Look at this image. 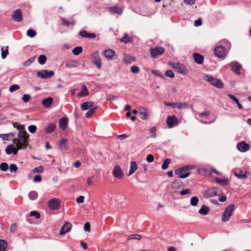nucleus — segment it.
I'll list each match as a JSON object with an SVG mask.
<instances>
[{"label":"nucleus","mask_w":251,"mask_h":251,"mask_svg":"<svg viewBox=\"0 0 251 251\" xmlns=\"http://www.w3.org/2000/svg\"><path fill=\"white\" fill-rule=\"evenodd\" d=\"M68 118L67 117L61 118L59 121L60 128L63 130L66 129L68 124Z\"/></svg>","instance_id":"nucleus-20"},{"label":"nucleus","mask_w":251,"mask_h":251,"mask_svg":"<svg viewBox=\"0 0 251 251\" xmlns=\"http://www.w3.org/2000/svg\"><path fill=\"white\" fill-rule=\"evenodd\" d=\"M234 208V205L230 204L226 208L222 217V221L223 222H226L229 220Z\"/></svg>","instance_id":"nucleus-4"},{"label":"nucleus","mask_w":251,"mask_h":251,"mask_svg":"<svg viewBox=\"0 0 251 251\" xmlns=\"http://www.w3.org/2000/svg\"><path fill=\"white\" fill-rule=\"evenodd\" d=\"M92 57L94 64L97 66L98 69H100L101 67V60L99 51H96L94 52Z\"/></svg>","instance_id":"nucleus-11"},{"label":"nucleus","mask_w":251,"mask_h":251,"mask_svg":"<svg viewBox=\"0 0 251 251\" xmlns=\"http://www.w3.org/2000/svg\"><path fill=\"white\" fill-rule=\"evenodd\" d=\"M13 126L19 130V132L25 130V126L23 125H20L18 123H13Z\"/></svg>","instance_id":"nucleus-51"},{"label":"nucleus","mask_w":251,"mask_h":251,"mask_svg":"<svg viewBox=\"0 0 251 251\" xmlns=\"http://www.w3.org/2000/svg\"><path fill=\"white\" fill-rule=\"evenodd\" d=\"M193 56L196 63L200 65L203 64L204 60V57L203 55L198 53H194Z\"/></svg>","instance_id":"nucleus-18"},{"label":"nucleus","mask_w":251,"mask_h":251,"mask_svg":"<svg viewBox=\"0 0 251 251\" xmlns=\"http://www.w3.org/2000/svg\"><path fill=\"white\" fill-rule=\"evenodd\" d=\"M215 180L217 183L222 185H226L229 182V180L227 178L222 179L220 177H216L215 178Z\"/></svg>","instance_id":"nucleus-31"},{"label":"nucleus","mask_w":251,"mask_h":251,"mask_svg":"<svg viewBox=\"0 0 251 251\" xmlns=\"http://www.w3.org/2000/svg\"><path fill=\"white\" fill-rule=\"evenodd\" d=\"M52 101L53 99L51 97H48L43 100L42 103L45 107L49 108L52 104Z\"/></svg>","instance_id":"nucleus-29"},{"label":"nucleus","mask_w":251,"mask_h":251,"mask_svg":"<svg viewBox=\"0 0 251 251\" xmlns=\"http://www.w3.org/2000/svg\"><path fill=\"white\" fill-rule=\"evenodd\" d=\"M109 11L121 15L123 12V9L118 6H111L109 8Z\"/></svg>","instance_id":"nucleus-21"},{"label":"nucleus","mask_w":251,"mask_h":251,"mask_svg":"<svg viewBox=\"0 0 251 251\" xmlns=\"http://www.w3.org/2000/svg\"><path fill=\"white\" fill-rule=\"evenodd\" d=\"M35 57L36 56L31 57L27 60L25 61L23 64V66L25 67L29 66L32 62L34 61Z\"/></svg>","instance_id":"nucleus-48"},{"label":"nucleus","mask_w":251,"mask_h":251,"mask_svg":"<svg viewBox=\"0 0 251 251\" xmlns=\"http://www.w3.org/2000/svg\"><path fill=\"white\" fill-rule=\"evenodd\" d=\"M151 73L152 74H153L154 75H155L161 78H163L164 77V75L162 74H161L160 72H159L157 71L152 70Z\"/></svg>","instance_id":"nucleus-61"},{"label":"nucleus","mask_w":251,"mask_h":251,"mask_svg":"<svg viewBox=\"0 0 251 251\" xmlns=\"http://www.w3.org/2000/svg\"><path fill=\"white\" fill-rule=\"evenodd\" d=\"M28 130L31 133H34L37 130V127L35 125H30L28 126Z\"/></svg>","instance_id":"nucleus-57"},{"label":"nucleus","mask_w":251,"mask_h":251,"mask_svg":"<svg viewBox=\"0 0 251 251\" xmlns=\"http://www.w3.org/2000/svg\"><path fill=\"white\" fill-rule=\"evenodd\" d=\"M7 243L4 240H0V251H4L7 248Z\"/></svg>","instance_id":"nucleus-41"},{"label":"nucleus","mask_w":251,"mask_h":251,"mask_svg":"<svg viewBox=\"0 0 251 251\" xmlns=\"http://www.w3.org/2000/svg\"><path fill=\"white\" fill-rule=\"evenodd\" d=\"M18 138L13 139V143L16 145L18 150L25 149L28 146V140L29 135L25 130L18 132Z\"/></svg>","instance_id":"nucleus-1"},{"label":"nucleus","mask_w":251,"mask_h":251,"mask_svg":"<svg viewBox=\"0 0 251 251\" xmlns=\"http://www.w3.org/2000/svg\"><path fill=\"white\" fill-rule=\"evenodd\" d=\"M37 196L38 194L35 191H31L28 194V197L29 199L32 200H35L37 198Z\"/></svg>","instance_id":"nucleus-54"},{"label":"nucleus","mask_w":251,"mask_h":251,"mask_svg":"<svg viewBox=\"0 0 251 251\" xmlns=\"http://www.w3.org/2000/svg\"><path fill=\"white\" fill-rule=\"evenodd\" d=\"M60 206V202L58 199H52L48 202V206L51 210L58 209Z\"/></svg>","instance_id":"nucleus-9"},{"label":"nucleus","mask_w":251,"mask_h":251,"mask_svg":"<svg viewBox=\"0 0 251 251\" xmlns=\"http://www.w3.org/2000/svg\"><path fill=\"white\" fill-rule=\"evenodd\" d=\"M113 174L115 177L120 179L123 176V172L119 165L116 166L113 171Z\"/></svg>","instance_id":"nucleus-13"},{"label":"nucleus","mask_w":251,"mask_h":251,"mask_svg":"<svg viewBox=\"0 0 251 251\" xmlns=\"http://www.w3.org/2000/svg\"><path fill=\"white\" fill-rule=\"evenodd\" d=\"M89 95V92L87 87L83 85L82 86L81 90L77 94V96L79 97H86Z\"/></svg>","instance_id":"nucleus-27"},{"label":"nucleus","mask_w":251,"mask_h":251,"mask_svg":"<svg viewBox=\"0 0 251 251\" xmlns=\"http://www.w3.org/2000/svg\"><path fill=\"white\" fill-rule=\"evenodd\" d=\"M228 96L238 105L239 109H242L243 108L242 104L240 103L239 100L234 95L232 94H228Z\"/></svg>","instance_id":"nucleus-34"},{"label":"nucleus","mask_w":251,"mask_h":251,"mask_svg":"<svg viewBox=\"0 0 251 251\" xmlns=\"http://www.w3.org/2000/svg\"><path fill=\"white\" fill-rule=\"evenodd\" d=\"M234 174L239 179L245 180L248 177V172L246 169H236Z\"/></svg>","instance_id":"nucleus-6"},{"label":"nucleus","mask_w":251,"mask_h":251,"mask_svg":"<svg viewBox=\"0 0 251 251\" xmlns=\"http://www.w3.org/2000/svg\"><path fill=\"white\" fill-rule=\"evenodd\" d=\"M209 210L208 206L202 205L201 208L199 210V213L201 215H206L208 213Z\"/></svg>","instance_id":"nucleus-33"},{"label":"nucleus","mask_w":251,"mask_h":251,"mask_svg":"<svg viewBox=\"0 0 251 251\" xmlns=\"http://www.w3.org/2000/svg\"><path fill=\"white\" fill-rule=\"evenodd\" d=\"M19 89H20L19 85H18L17 84H13L10 86L9 90L10 92H14L16 90H17Z\"/></svg>","instance_id":"nucleus-58"},{"label":"nucleus","mask_w":251,"mask_h":251,"mask_svg":"<svg viewBox=\"0 0 251 251\" xmlns=\"http://www.w3.org/2000/svg\"><path fill=\"white\" fill-rule=\"evenodd\" d=\"M241 65L237 62H232L231 64V70L237 75L240 74Z\"/></svg>","instance_id":"nucleus-24"},{"label":"nucleus","mask_w":251,"mask_h":251,"mask_svg":"<svg viewBox=\"0 0 251 251\" xmlns=\"http://www.w3.org/2000/svg\"><path fill=\"white\" fill-rule=\"evenodd\" d=\"M120 41L122 42L127 44L129 42H132V39L129 37L128 34L126 33L124 36L121 39Z\"/></svg>","instance_id":"nucleus-35"},{"label":"nucleus","mask_w":251,"mask_h":251,"mask_svg":"<svg viewBox=\"0 0 251 251\" xmlns=\"http://www.w3.org/2000/svg\"><path fill=\"white\" fill-rule=\"evenodd\" d=\"M43 171H44V169L42 166L36 167L33 170V173H42Z\"/></svg>","instance_id":"nucleus-59"},{"label":"nucleus","mask_w":251,"mask_h":251,"mask_svg":"<svg viewBox=\"0 0 251 251\" xmlns=\"http://www.w3.org/2000/svg\"><path fill=\"white\" fill-rule=\"evenodd\" d=\"M221 193V190L216 188H212L205 191L204 193V196L205 198H209L212 197L220 196Z\"/></svg>","instance_id":"nucleus-5"},{"label":"nucleus","mask_w":251,"mask_h":251,"mask_svg":"<svg viewBox=\"0 0 251 251\" xmlns=\"http://www.w3.org/2000/svg\"><path fill=\"white\" fill-rule=\"evenodd\" d=\"M199 201V198L198 197H197V196L193 197L191 199V200H190L191 205L193 206H195L197 205Z\"/></svg>","instance_id":"nucleus-45"},{"label":"nucleus","mask_w":251,"mask_h":251,"mask_svg":"<svg viewBox=\"0 0 251 251\" xmlns=\"http://www.w3.org/2000/svg\"><path fill=\"white\" fill-rule=\"evenodd\" d=\"M27 35L29 37H33L36 35V32L33 29H29L27 31Z\"/></svg>","instance_id":"nucleus-56"},{"label":"nucleus","mask_w":251,"mask_h":251,"mask_svg":"<svg viewBox=\"0 0 251 251\" xmlns=\"http://www.w3.org/2000/svg\"><path fill=\"white\" fill-rule=\"evenodd\" d=\"M165 75L171 78H173L175 76L174 72L170 70L167 71L165 73Z\"/></svg>","instance_id":"nucleus-62"},{"label":"nucleus","mask_w":251,"mask_h":251,"mask_svg":"<svg viewBox=\"0 0 251 251\" xmlns=\"http://www.w3.org/2000/svg\"><path fill=\"white\" fill-rule=\"evenodd\" d=\"M97 108H98V107L95 106L93 108L90 109L88 111V112L86 113V114L85 115V117L87 118H90L92 116V115L95 112V111L97 109Z\"/></svg>","instance_id":"nucleus-37"},{"label":"nucleus","mask_w":251,"mask_h":251,"mask_svg":"<svg viewBox=\"0 0 251 251\" xmlns=\"http://www.w3.org/2000/svg\"><path fill=\"white\" fill-rule=\"evenodd\" d=\"M83 51V49L81 46H78L75 48L73 50V53L75 55H78L81 53Z\"/></svg>","instance_id":"nucleus-38"},{"label":"nucleus","mask_w":251,"mask_h":251,"mask_svg":"<svg viewBox=\"0 0 251 251\" xmlns=\"http://www.w3.org/2000/svg\"><path fill=\"white\" fill-rule=\"evenodd\" d=\"M54 73L53 71H49L46 70H41V71H39L37 73V76L43 79L50 78L54 75Z\"/></svg>","instance_id":"nucleus-8"},{"label":"nucleus","mask_w":251,"mask_h":251,"mask_svg":"<svg viewBox=\"0 0 251 251\" xmlns=\"http://www.w3.org/2000/svg\"><path fill=\"white\" fill-rule=\"evenodd\" d=\"M9 168L8 164L6 162L1 163L0 164V170L2 172H6Z\"/></svg>","instance_id":"nucleus-49"},{"label":"nucleus","mask_w":251,"mask_h":251,"mask_svg":"<svg viewBox=\"0 0 251 251\" xmlns=\"http://www.w3.org/2000/svg\"><path fill=\"white\" fill-rule=\"evenodd\" d=\"M139 116L142 120H147L149 116L147 109L144 107L140 108L139 110Z\"/></svg>","instance_id":"nucleus-23"},{"label":"nucleus","mask_w":251,"mask_h":251,"mask_svg":"<svg viewBox=\"0 0 251 251\" xmlns=\"http://www.w3.org/2000/svg\"><path fill=\"white\" fill-rule=\"evenodd\" d=\"M62 24L67 26H69L71 25H74L75 24V21H72V22H69V21L66 20L65 18L62 19Z\"/></svg>","instance_id":"nucleus-53"},{"label":"nucleus","mask_w":251,"mask_h":251,"mask_svg":"<svg viewBox=\"0 0 251 251\" xmlns=\"http://www.w3.org/2000/svg\"><path fill=\"white\" fill-rule=\"evenodd\" d=\"M124 60L127 64H130L134 62L135 59L134 57L126 55L125 57Z\"/></svg>","instance_id":"nucleus-50"},{"label":"nucleus","mask_w":251,"mask_h":251,"mask_svg":"<svg viewBox=\"0 0 251 251\" xmlns=\"http://www.w3.org/2000/svg\"><path fill=\"white\" fill-rule=\"evenodd\" d=\"M29 215L31 217H35L36 219L40 218V214L37 211H32L30 212Z\"/></svg>","instance_id":"nucleus-55"},{"label":"nucleus","mask_w":251,"mask_h":251,"mask_svg":"<svg viewBox=\"0 0 251 251\" xmlns=\"http://www.w3.org/2000/svg\"><path fill=\"white\" fill-rule=\"evenodd\" d=\"M174 68L176 71L183 75H186L188 72L185 67L179 63H176L174 66Z\"/></svg>","instance_id":"nucleus-15"},{"label":"nucleus","mask_w":251,"mask_h":251,"mask_svg":"<svg viewBox=\"0 0 251 251\" xmlns=\"http://www.w3.org/2000/svg\"><path fill=\"white\" fill-rule=\"evenodd\" d=\"M137 169V165L136 162L132 161L131 162L130 168L128 176H131L134 173L135 171Z\"/></svg>","instance_id":"nucleus-32"},{"label":"nucleus","mask_w":251,"mask_h":251,"mask_svg":"<svg viewBox=\"0 0 251 251\" xmlns=\"http://www.w3.org/2000/svg\"><path fill=\"white\" fill-rule=\"evenodd\" d=\"M139 70V68L137 66H133L131 67V71L133 74H138Z\"/></svg>","instance_id":"nucleus-63"},{"label":"nucleus","mask_w":251,"mask_h":251,"mask_svg":"<svg viewBox=\"0 0 251 251\" xmlns=\"http://www.w3.org/2000/svg\"><path fill=\"white\" fill-rule=\"evenodd\" d=\"M56 127L55 123H50L46 128L45 131L47 133H50L55 130Z\"/></svg>","instance_id":"nucleus-30"},{"label":"nucleus","mask_w":251,"mask_h":251,"mask_svg":"<svg viewBox=\"0 0 251 251\" xmlns=\"http://www.w3.org/2000/svg\"><path fill=\"white\" fill-rule=\"evenodd\" d=\"M142 238L141 235L138 234H131L128 236L127 240H140Z\"/></svg>","instance_id":"nucleus-40"},{"label":"nucleus","mask_w":251,"mask_h":251,"mask_svg":"<svg viewBox=\"0 0 251 251\" xmlns=\"http://www.w3.org/2000/svg\"><path fill=\"white\" fill-rule=\"evenodd\" d=\"M157 128L156 126H153L150 129V133L151 134V137L155 138L157 137L156 135Z\"/></svg>","instance_id":"nucleus-42"},{"label":"nucleus","mask_w":251,"mask_h":251,"mask_svg":"<svg viewBox=\"0 0 251 251\" xmlns=\"http://www.w3.org/2000/svg\"><path fill=\"white\" fill-rule=\"evenodd\" d=\"M71 227V224L69 222H66L65 224L62 226L59 231V234L62 235L68 233L70 231Z\"/></svg>","instance_id":"nucleus-14"},{"label":"nucleus","mask_w":251,"mask_h":251,"mask_svg":"<svg viewBox=\"0 0 251 251\" xmlns=\"http://www.w3.org/2000/svg\"><path fill=\"white\" fill-rule=\"evenodd\" d=\"M187 167H182L178 168L175 171V174L176 175H182L183 173L187 172Z\"/></svg>","instance_id":"nucleus-36"},{"label":"nucleus","mask_w":251,"mask_h":251,"mask_svg":"<svg viewBox=\"0 0 251 251\" xmlns=\"http://www.w3.org/2000/svg\"><path fill=\"white\" fill-rule=\"evenodd\" d=\"M15 136V134L14 133L0 134V137L3 140L6 141L10 140L12 138L14 139V138Z\"/></svg>","instance_id":"nucleus-28"},{"label":"nucleus","mask_w":251,"mask_h":251,"mask_svg":"<svg viewBox=\"0 0 251 251\" xmlns=\"http://www.w3.org/2000/svg\"><path fill=\"white\" fill-rule=\"evenodd\" d=\"M9 170L11 173L16 172L18 170V167L15 164H12L10 165Z\"/></svg>","instance_id":"nucleus-60"},{"label":"nucleus","mask_w":251,"mask_h":251,"mask_svg":"<svg viewBox=\"0 0 251 251\" xmlns=\"http://www.w3.org/2000/svg\"><path fill=\"white\" fill-rule=\"evenodd\" d=\"M203 79L204 80L209 82L211 84L217 88H222L224 87V84L220 79L214 78L211 75H205Z\"/></svg>","instance_id":"nucleus-2"},{"label":"nucleus","mask_w":251,"mask_h":251,"mask_svg":"<svg viewBox=\"0 0 251 251\" xmlns=\"http://www.w3.org/2000/svg\"><path fill=\"white\" fill-rule=\"evenodd\" d=\"M15 149L14 146L12 144L8 145L5 149V152L7 154H10Z\"/></svg>","instance_id":"nucleus-46"},{"label":"nucleus","mask_w":251,"mask_h":251,"mask_svg":"<svg viewBox=\"0 0 251 251\" xmlns=\"http://www.w3.org/2000/svg\"><path fill=\"white\" fill-rule=\"evenodd\" d=\"M59 148L62 151H66L68 147V142L67 139L61 138L59 143Z\"/></svg>","instance_id":"nucleus-22"},{"label":"nucleus","mask_w":251,"mask_h":251,"mask_svg":"<svg viewBox=\"0 0 251 251\" xmlns=\"http://www.w3.org/2000/svg\"><path fill=\"white\" fill-rule=\"evenodd\" d=\"M183 185V182L180 179L175 180L171 184V189L175 191L180 189Z\"/></svg>","instance_id":"nucleus-16"},{"label":"nucleus","mask_w":251,"mask_h":251,"mask_svg":"<svg viewBox=\"0 0 251 251\" xmlns=\"http://www.w3.org/2000/svg\"><path fill=\"white\" fill-rule=\"evenodd\" d=\"M95 103L94 102L92 101H86L84 102H83L81 104V109L82 110H86L89 109L90 108L93 107Z\"/></svg>","instance_id":"nucleus-25"},{"label":"nucleus","mask_w":251,"mask_h":251,"mask_svg":"<svg viewBox=\"0 0 251 251\" xmlns=\"http://www.w3.org/2000/svg\"><path fill=\"white\" fill-rule=\"evenodd\" d=\"M31 99V97L29 95L24 94L22 100L25 102H27Z\"/></svg>","instance_id":"nucleus-64"},{"label":"nucleus","mask_w":251,"mask_h":251,"mask_svg":"<svg viewBox=\"0 0 251 251\" xmlns=\"http://www.w3.org/2000/svg\"><path fill=\"white\" fill-rule=\"evenodd\" d=\"M164 51L165 49L160 46L154 47L150 49L151 56L154 58L159 57L164 53Z\"/></svg>","instance_id":"nucleus-3"},{"label":"nucleus","mask_w":251,"mask_h":251,"mask_svg":"<svg viewBox=\"0 0 251 251\" xmlns=\"http://www.w3.org/2000/svg\"><path fill=\"white\" fill-rule=\"evenodd\" d=\"M77 62L73 60L67 62L65 64L66 66L70 68L76 67L77 66Z\"/></svg>","instance_id":"nucleus-43"},{"label":"nucleus","mask_w":251,"mask_h":251,"mask_svg":"<svg viewBox=\"0 0 251 251\" xmlns=\"http://www.w3.org/2000/svg\"><path fill=\"white\" fill-rule=\"evenodd\" d=\"M214 53L219 58L225 57L226 53L225 49L222 46L216 47L214 49Z\"/></svg>","instance_id":"nucleus-10"},{"label":"nucleus","mask_w":251,"mask_h":251,"mask_svg":"<svg viewBox=\"0 0 251 251\" xmlns=\"http://www.w3.org/2000/svg\"><path fill=\"white\" fill-rule=\"evenodd\" d=\"M115 55V52L111 49H107L104 51V55L108 60H111Z\"/></svg>","instance_id":"nucleus-26"},{"label":"nucleus","mask_w":251,"mask_h":251,"mask_svg":"<svg viewBox=\"0 0 251 251\" xmlns=\"http://www.w3.org/2000/svg\"><path fill=\"white\" fill-rule=\"evenodd\" d=\"M166 122L168 126L170 128H171L174 126L178 124V120L175 115L170 116L167 117Z\"/></svg>","instance_id":"nucleus-12"},{"label":"nucleus","mask_w":251,"mask_h":251,"mask_svg":"<svg viewBox=\"0 0 251 251\" xmlns=\"http://www.w3.org/2000/svg\"><path fill=\"white\" fill-rule=\"evenodd\" d=\"M8 46L6 47V50H4V48L2 47L1 49V57L2 59H5L8 54Z\"/></svg>","instance_id":"nucleus-52"},{"label":"nucleus","mask_w":251,"mask_h":251,"mask_svg":"<svg viewBox=\"0 0 251 251\" xmlns=\"http://www.w3.org/2000/svg\"><path fill=\"white\" fill-rule=\"evenodd\" d=\"M79 35L82 37L93 39L96 37V34L94 33H88L86 30H82L79 32Z\"/></svg>","instance_id":"nucleus-19"},{"label":"nucleus","mask_w":251,"mask_h":251,"mask_svg":"<svg viewBox=\"0 0 251 251\" xmlns=\"http://www.w3.org/2000/svg\"><path fill=\"white\" fill-rule=\"evenodd\" d=\"M23 19V16L21 9H18L13 11L11 19L17 22H21Z\"/></svg>","instance_id":"nucleus-7"},{"label":"nucleus","mask_w":251,"mask_h":251,"mask_svg":"<svg viewBox=\"0 0 251 251\" xmlns=\"http://www.w3.org/2000/svg\"><path fill=\"white\" fill-rule=\"evenodd\" d=\"M237 148L239 151L245 152L250 149V146L244 141H242L237 145Z\"/></svg>","instance_id":"nucleus-17"},{"label":"nucleus","mask_w":251,"mask_h":251,"mask_svg":"<svg viewBox=\"0 0 251 251\" xmlns=\"http://www.w3.org/2000/svg\"><path fill=\"white\" fill-rule=\"evenodd\" d=\"M171 160L170 158L165 159L163 162L161 168L163 170H166L168 168V165L171 163Z\"/></svg>","instance_id":"nucleus-39"},{"label":"nucleus","mask_w":251,"mask_h":251,"mask_svg":"<svg viewBox=\"0 0 251 251\" xmlns=\"http://www.w3.org/2000/svg\"><path fill=\"white\" fill-rule=\"evenodd\" d=\"M189 104L187 103L177 102L176 107L178 109H186L189 108Z\"/></svg>","instance_id":"nucleus-44"},{"label":"nucleus","mask_w":251,"mask_h":251,"mask_svg":"<svg viewBox=\"0 0 251 251\" xmlns=\"http://www.w3.org/2000/svg\"><path fill=\"white\" fill-rule=\"evenodd\" d=\"M47 61V57L45 55H40L38 57V62L41 65L44 64Z\"/></svg>","instance_id":"nucleus-47"}]
</instances>
